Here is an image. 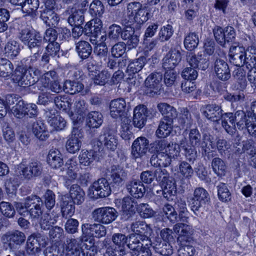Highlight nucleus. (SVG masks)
I'll return each mask as SVG.
<instances>
[{"mask_svg": "<svg viewBox=\"0 0 256 256\" xmlns=\"http://www.w3.org/2000/svg\"><path fill=\"white\" fill-rule=\"evenodd\" d=\"M17 212L22 216L29 214L32 221H37L43 214V202L38 196L32 195L24 199V202H14Z\"/></svg>", "mask_w": 256, "mask_h": 256, "instance_id": "obj_1", "label": "nucleus"}, {"mask_svg": "<svg viewBox=\"0 0 256 256\" xmlns=\"http://www.w3.org/2000/svg\"><path fill=\"white\" fill-rule=\"evenodd\" d=\"M202 136L198 130L193 128L190 130L188 134V142L186 138L180 142L181 148L184 152V155L189 162H192L196 160L197 151L196 147L200 146Z\"/></svg>", "mask_w": 256, "mask_h": 256, "instance_id": "obj_2", "label": "nucleus"}, {"mask_svg": "<svg viewBox=\"0 0 256 256\" xmlns=\"http://www.w3.org/2000/svg\"><path fill=\"white\" fill-rule=\"evenodd\" d=\"M130 229L134 232L130 235V240H136L139 238L142 242H146V246H152V242L149 238L152 232L151 228L143 221L138 220L133 222L130 226Z\"/></svg>", "mask_w": 256, "mask_h": 256, "instance_id": "obj_3", "label": "nucleus"}, {"mask_svg": "<svg viewBox=\"0 0 256 256\" xmlns=\"http://www.w3.org/2000/svg\"><path fill=\"white\" fill-rule=\"evenodd\" d=\"M210 203V196L208 192L202 188H198L195 189L194 196L190 199V204L191 210L196 216L200 212L206 209Z\"/></svg>", "mask_w": 256, "mask_h": 256, "instance_id": "obj_4", "label": "nucleus"}, {"mask_svg": "<svg viewBox=\"0 0 256 256\" xmlns=\"http://www.w3.org/2000/svg\"><path fill=\"white\" fill-rule=\"evenodd\" d=\"M154 176L162 188L163 196L167 200H169L170 197L176 194V188L174 183L170 180L168 173L165 169L158 168L156 170Z\"/></svg>", "mask_w": 256, "mask_h": 256, "instance_id": "obj_5", "label": "nucleus"}, {"mask_svg": "<svg viewBox=\"0 0 256 256\" xmlns=\"http://www.w3.org/2000/svg\"><path fill=\"white\" fill-rule=\"evenodd\" d=\"M42 171V164L38 161H32L27 165L23 162L20 164L18 166L16 172L21 179L30 180L40 176Z\"/></svg>", "mask_w": 256, "mask_h": 256, "instance_id": "obj_6", "label": "nucleus"}, {"mask_svg": "<svg viewBox=\"0 0 256 256\" xmlns=\"http://www.w3.org/2000/svg\"><path fill=\"white\" fill-rule=\"evenodd\" d=\"M118 144V140L114 135L109 129L103 128L100 134L97 141V148L98 150L106 149L114 152Z\"/></svg>", "mask_w": 256, "mask_h": 256, "instance_id": "obj_7", "label": "nucleus"}, {"mask_svg": "<svg viewBox=\"0 0 256 256\" xmlns=\"http://www.w3.org/2000/svg\"><path fill=\"white\" fill-rule=\"evenodd\" d=\"M127 10L130 16H133L132 21L138 24H142L149 18L150 14L146 8L138 2L129 3L127 6Z\"/></svg>", "mask_w": 256, "mask_h": 256, "instance_id": "obj_8", "label": "nucleus"}, {"mask_svg": "<svg viewBox=\"0 0 256 256\" xmlns=\"http://www.w3.org/2000/svg\"><path fill=\"white\" fill-rule=\"evenodd\" d=\"M111 193V188L108 180L100 178L95 181L90 188L88 195L92 198L98 199L108 196Z\"/></svg>", "mask_w": 256, "mask_h": 256, "instance_id": "obj_9", "label": "nucleus"}, {"mask_svg": "<svg viewBox=\"0 0 256 256\" xmlns=\"http://www.w3.org/2000/svg\"><path fill=\"white\" fill-rule=\"evenodd\" d=\"M24 66H16L14 71L13 80L19 86L26 88L35 84L36 80L32 76L30 70H26Z\"/></svg>", "mask_w": 256, "mask_h": 256, "instance_id": "obj_10", "label": "nucleus"}, {"mask_svg": "<svg viewBox=\"0 0 256 256\" xmlns=\"http://www.w3.org/2000/svg\"><path fill=\"white\" fill-rule=\"evenodd\" d=\"M118 212L112 207H102L94 210L92 216L94 221L104 224L113 222L118 216Z\"/></svg>", "mask_w": 256, "mask_h": 256, "instance_id": "obj_11", "label": "nucleus"}, {"mask_svg": "<svg viewBox=\"0 0 256 256\" xmlns=\"http://www.w3.org/2000/svg\"><path fill=\"white\" fill-rule=\"evenodd\" d=\"M108 176L112 184L120 186L126 180L128 173L124 167L120 165H112L108 170Z\"/></svg>", "mask_w": 256, "mask_h": 256, "instance_id": "obj_12", "label": "nucleus"}, {"mask_svg": "<svg viewBox=\"0 0 256 256\" xmlns=\"http://www.w3.org/2000/svg\"><path fill=\"white\" fill-rule=\"evenodd\" d=\"M154 146L156 151H163L173 158L179 154L181 148L180 144L178 145L173 142H168L166 140L156 141Z\"/></svg>", "mask_w": 256, "mask_h": 256, "instance_id": "obj_13", "label": "nucleus"}, {"mask_svg": "<svg viewBox=\"0 0 256 256\" xmlns=\"http://www.w3.org/2000/svg\"><path fill=\"white\" fill-rule=\"evenodd\" d=\"M149 149V140L144 136L138 137L132 146L131 154L134 158H141L146 154Z\"/></svg>", "mask_w": 256, "mask_h": 256, "instance_id": "obj_14", "label": "nucleus"}, {"mask_svg": "<svg viewBox=\"0 0 256 256\" xmlns=\"http://www.w3.org/2000/svg\"><path fill=\"white\" fill-rule=\"evenodd\" d=\"M108 48L106 43H100L95 48L94 52L95 56L94 60L96 62L104 64H120L119 60L116 62L112 60L108 56Z\"/></svg>", "mask_w": 256, "mask_h": 256, "instance_id": "obj_15", "label": "nucleus"}, {"mask_svg": "<svg viewBox=\"0 0 256 256\" xmlns=\"http://www.w3.org/2000/svg\"><path fill=\"white\" fill-rule=\"evenodd\" d=\"M82 137L80 130L78 128H74L66 144V149L69 152L74 154L80 150L82 146Z\"/></svg>", "mask_w": 256, "mask_h": 256, "instance_id": "obj_16", "label": "nucleus"}, {"mask_svg": "<svg viewBox=\"0 0 256 256\" xmlns=\"http://www.w3.org/2000/svg\"><path fill=\"white\" fill-rule=\"evenodd\" d=\"M150 246H146V242H140L138 239L129 242L127 245L132 256H151Z\"/></svg>", "mask_w": 256, "mask_h": 256, "instance_id": "obj_17", "label": "nucleus"}, {"mask_svg": "<svg viewBox=\"0 0 256 256\" xmlns=\"http://www.w3.org/2000/svg\"><path fill=\"white\" fill-rule=\"evenodd\" d=\"M162 78L161 72H153L150 74L144 82L145 92L147 94L152 95L160 88V82Z\"/></svg>", "mask_w": 256, "mask_h": 256, "instance_id": "obj_18", "label": "nucleus"}, {"mask_svg": "<svg viewBox=\"0 0 256 256\" xmlns=\"http://www.w3.org/2000/svg\"><path fill=\"white\" fill-rule=\"evenodd\" d=\"M82 236L85 237L100 238L104 236L106 234L105 226L100 224H84L82 226Z\"/></svg>", "mask_w": 256, "mask_h": 256, "instance_id": "obj_19", "label": "nucleus"}, {"mask_svg": "<svg viewBox=\"0 0 256 256\" xmlns=\"http://www.w3.org/2000/svg\"><path fill=\"white\" fill-rule=\"evenodd\" d=\"M173 230L178 234V241L180 244H184V242L189 243L192 234V228L190 226L186 223H178L174 226Z\"/></svg>", "mask_w": 256, "mask_h": 256, "instance_id": "obj_20", "label": "nucleus"}, {"mask_svg": "<svg viewBox=\"0 0 256 256\" xmlns=\"http://www.w3.org/2000/svg\"><path fill=\"white\" fill-rule=\"evenodd\" d=\"M148 110L146 106L144 104L136 106L134 110L133 124L135 127L141 128H143L148 116Z\"/></svg>", "mask_w": 256, "mask_h": 256, "instance_id": "obj_21", "label": "nucleus"}, {"mask_svg": "<svg viewBox=\"0 0 256 256\" xmlns=\"http://www.w3.org/2000/svg\"><path fill=\"white\" fill-rule=\"evenodd\" d=\"M44 240V236L40 234L30 236L26 242V250L27 252L32 255L40 252V246L44 245V242L42 243V242Z\"/></svg>", "mask_w": 256, "mask_h": 256, "instance_id": "obj_22", "label": "nucleus"}, {"mask_svg": "<svg viewBox=\"0 0 256 256\" xmlns=\"http://www.w3.org/2000/svg\"><path fill=\"white\" fill-rule=\"evenodd\" d=\"M60 50V45L58 42H49L46 47L47 53L42 57V62L44 63H54L59 56L58 54Z\"/></svg>", "mask_w": 256, "mask_h": 256, "instance_id": "obj_23", "label": "nucleus"}, {"mask_svg": "<svg viewBox=\"0 0 256 256\" xmlns=\"http://www.w3.org/2000/svg\"><path fill=\"white\" fill-rule=\"evenodd\" d=\"M204 116L213 122L219 120L222 117L221 107L216 104L206 105L202 108Z\"/></svg>", "mask_w": 256, "mask_h": 256, "instance_id": "obj_24", "label": "nucleus"}, {"mask_svg": "<svg viewBox=\"0 0 256 256\" xmlns=\"http://www.w3.org/2000/svg\"><path fill=\"white\" fill-rule=\"evenodd\" d=\"M136 203L130 197L124 198L122 202V218L124 220H130L135 214Z\"/></svg>", "mask_w": 256, "mask_h": 256, "instance_id": "obj_25", "label": "nucleus"}, {"mask_svg": "<svg viewBox=\"0 0 256 256\" xmlns=\"http://www.w3.org/2000/svg\"><path fill=\"white\" fill-rule=\"evenodd\" d=\"M126 102L122 98L111 101L110 105V114L114 118H118L124 115Z\"/></svg>", "mask_w": 256, "mask_h": 256, "instance_id": "obj_26", "label": "nucleus"}, {"mask_svg": "<svg viewBox=\"0 0 256 256\" xmlns=\"http://www.w3.org/2000/svg\"><path fill=\"white\" fill-rule=\"evenodd\" d=\"M172 158L168 153L163 151H156V154L152 156L150 162L155 167H166L171 164Z\"/></svg>", "mask_w": 256, "mask_h": 256, "instance_id": "obj_27", "label": "nucleus"}, {"mask_svg": "<svg viewBox=\"0 0 256 256\" xmlns=\"http://www.w3.org/2000/svg\"><path fill=\"white\" fill-rule=\"evenodd\" d=\"M126 190L133 197L139 198H142L146 192V188L141 182L138 180L129 181L126 185Z\"/></svg>", "mask_w": 256, "mask_h": 256, "instance_id": "obj_28", "label": "nucleus"}, {"mask_svg": "<svg viewBox=\"0 0 256 256\" xmlns=\"http://www.w3.org/2000/svg\"><path fill=\"white\" fill-rule=\"evenodd\" d=\"M4 238L11 248L14 246L15 244L20 245L26 240L24 234L18 230L8 232L4 235Z\"/></svg>", "mask_w": 256, "mask_h": 256, "instance_id": "obj_29", "label": "nucleus"}, {"mask_svg": "<svg viewBox=\"0 0 256 256\" xmlns=\"http://www.w3.org/2000/svg\"><path fill=\"white\" fill-rule=\"evenodd\" d=\"M32 130L34 136L40 140H46L49 136L48 132L42 120H37L34 122Z\"/></svg>", "mask_w": 256, "mask_h": 256, "instance_id": "obj_30", "label": "nucleus"}, {"mask_svg": "<svg viewBox=\"0 0 256 256\" xmlns=\"http://www.w3.org/2000/svg\"><path fill=\"white\" fill-rule=\"evenodd\" d=\"M157 108L163 116L162 119L174 121V120L178 116L176 109L167 103H160L158 104Z\"/></svg>", "mask_w": 256, "mask_h": 256, "instance_id": "obj_31", "label": "nucleus"}, {"mask_svg": "<svg viewBox=\"0 0 256 256\" xmlns=\"http://www.w3.org/2000/svg\"><path fill=\"white\" fill-rule=\"evenodd\" d=\"M48 162L53 168H58L64 164L62 154L56 148H52L48 156Z\"/></svg>", "mask_w": 256, "mask_h": 256, "instance_id": "obj_32", "label": "nucleus"}, {"mask_svg": "<svg viewBox=\"0 0 256 256\" xmlns=\"http://www.w3.org/2000/svg\"><path fill=\"white\" fill-rule=\"evenodd\" d=\"M174 121L162 118L158 127L156 131V134L159 138H166L171 133L173 128Z\"/></svg>", "mask_w": 256, "mask_h": 256, "instance_id": "obj_33", "label": "nucleus"}, {"mask_svg": "<svg viewBox=\"0 0 256 256\" xmlns=\"http://www.w3.org/2000/svg\"><path fill=\"white\" fill-rule=\"evenodd\" d=\"M80 242L77 239L68 238L65 256H80L81 252Z\"/></svg>", "mask_w": 256, "mask_h": 256, "instance_id": "obj_34", "label": "nucleus"}, {"mask_svg": "<svg viewBox=\"0 0 256 256\" xmlns=\"http://www.w3.org/2000/svg\"><path fill=\"white\" fill-rule=\"evenodd\" d=\"M245 48L240 46L238 44L234 43L232 44L230 48V63L242 62V59L244 58V52Z\"/></svg>", "mask_w": 256, "mask_h": 256, "instance_id": "obj_35", "label": "nucleus"}, {"mask_svg": "<svg viewBox=\"0 0 256 256\" xmlns=\"http://www.w3.org/2000/svg\"><path fill=\"white\" fill-rule=\"evenodd\" d=\"M40 18L48 26H54L58 24L60 18L54 10H42Z\"/></svg>", "mask_w": 256, "mask_h": 256, "instance_id": "obj_36", "label": "nucleus"}, {"mask_svg": "<svg viewBox=\"0 0 256 256\" xmlns=\"http://www.w3.org/2000/svg\"><path fill=\"white\" fill-rule=\"evenodd\" d=\"M70 194L74 204H82L84 200L85 193L80 186L76 184L71 186L70 189Z\"/></svg>", "mask_w": 256, "mask_h": 256, "instance_id": "obj_37", "label": "nucleus"}, {"mask_svg": "<svg viewBox=\"0 0 256 256\" xmlns=\"http://www.w3.org/2000/svg\"><path fill=\"white\" fill-rule=\"evenodd\" d=\"M248 118L244 111L238 110L234 114V116H231V120H230L232 122H234L235 128L236 126L238 129L242 130L248 124Z\"/></svg>", "mask_w": 256, "mask_h": 256, "instance_id": "obj_38", "label": "nucleus"}, {"mask_svg": "<svg viewBox=\"0 0 256 256\" xmlns=\"http://www.w3.org/2000/svg\"><path fill=\"white\" fill-rule=\"evenodd\" d=\"M103 122L102 114L96 111L91 112L87 116V125L92 128H98Z\"/></svg>", "mask_w": 256, "mask_h": 256, "instance_id": "obj_39", "label": "nucleus"}, {"mask_svg": "<svg viewBox=\"0 0 256 256\" xmlns=\"http://www.w3.org/2000/svg\"><path fill=\"white\" fill-rule=\"evenodd\" d=\"M72 14L68 19V22L71 26H82L84 21V17L82 10L72 8Z\"/></svg>", "mask_w": 256, "mask_h": 256, "instance_id": "obj_40", "label": "nucleus"}, {"mask_svg": "<svg viewBox=\"0 0 256 256\" xmlns=\"http://www.w3.org/2000/svg\"><path fill=\"white\" fill-rule=\"evenodd\" d=\"M54 102L58 108L64 111L70 116L73 115V112L70 108L72 102L70 99L65 97L56 96L54 99Z\"/></svg>", "mask_w": 256, "mask_h": 256, "instance_id": "obj_41", "label": "nucleus"}, {"mask_svg": "<svg viewBox=\"0 0 256 256\" xmlns=\"http://www.w3.org/2000/svg\"><path fill=\"white\" fill-rule=\"evenodd\" d=\"M234 116V113L228 112L225 113L222 115V125L227 133L231 136L236 134V130L235 128L234 122H232L230 120H231V118Z\"/></svg>", "mask_w": 256, "mask_h": 256, "instance_id": "obj_42", "label": "nucleus"}, {"mask_svg": "<svg viewBox=\"0 0 256 256\" xmlns=\"http://www.w3.org/2000/svg\"><path fill=\"white\" fill-rule=\"evenodd\" d=\"M74 203L66 197L62 198L60 204L61 212L63 217L72 216L75 212Z\"/></svg>", "mask_w": 256, "mask_h": 256, "instance_id": "obj_43", "label": "nucleus"}, {"mask_svg": "<svg viewBox=\"0 0 256 256\" xmlns=\"http://www.w3.org/2000/svg\"><path fill=\"white\" fill-rule=\"evenodd\" d=\"M89 13L94 18H100L104 12V7L99 0H94L90 5Z\"/></svg>", "mask_w": 256, "mask_h": 256, "instance_id": "obj_44", "label": "nucleus"}, {"mask_svg": "<svg viewBox=\"0 0 256 256\" xmlns=\"http://www.w3.org/2000/svg\"><path fill=\"white\" fill-rule=\"evenodd\" d=\"M76 50L81 58L86 59L91 54L92 48L88 42L82 40L76 44Z\"/></svg>", "mask_w": 256, "mask_h": 256, "instance_id": "obj_45", "label": "nucleus"}, {"mask_svg": "<svg viewBox=\"0 0 256 256\" xmlns=\"http://www.w3.org/2000/svg\"><path fill=\"white\" fill-rule=\"evenodd\" d=\"M96 149L97 148H95L94 150L82 151L78 157L80 162L85 166H89L94 162L96 156Z\"/></svg>", "mask_w": 256, "mask_h": 256, "instance_id": "obj_46", "label": "nucleus"}, {"mask_svg": "<svg viewBox=\"0 0 256 256\" xmlns=\"http://www.w3.org/2000/svg\"><path fill=\"white\" fill-rule=\"evenodd\" d=\"M202 140L200 146L204 150L203 154L207 155L208 158H210V157L213 156V154H210V153L212 152L208 151L214 148V144L212 141L210 135L208 134H204L202 136Z\"/></svg>", "mask_w": 256, "mask_h": 256, "instance_id": "obj_47", "label": "nucleus"}, {"mask_svg": "<svg viewBox=\"0 0 256 256\" xmlns=\"http://www.w3.org/2000/svg\"><path fill=\"white\" fill-rule=\"evenodd\" d=\"M35 37L34 36L32 40L28 42L27 45L28 48L30 50L34 49V52L38 51V52H42L44 46H42L43 39L42 36H40L39 32H34Z\"/></svg>", "mask_w": 256, "mask_h": 256, "instance_id": "obj_48", "label": "nucleus"}, {"mask_svg": "<svg viewBox=\"0 0 256 256\" xmlns=\"http://www.w3.org/2000/svg\"><path fill=\"white\" fill-rule=\"evenodd\" d=\"M199 42L198 35L195 32H190L186 36L184 40V46L188 50L195 49Z\"/></svg>", "mask_w": 256, "mask_h": 256, "instance_id": "obj_49", "label": "nucleus"}, {"mask_svg": "<svg viewBox=\"0 0 256 256\" xmlns=\"http://www.w3.org/2000/svg\"><path fill=\"white\" fill-rule=\"evenodd\" d=\"M83 88L84 85L82 83L68 80H66L64 85V90L66 92L71 94L78 92L82 90Z\"/></svg>", "mask_w": 256, "mask_h": 256, "instance_id": "obj_50", "label": "nucleus"}, {"mask_svg": "<svg viewBox=\"0 0 256 256\" xmlns=\"http://www.w3.org/2000/svg\"><path fill=\"white\" fill-rule=\"evenodd\" d=\"M40 216L39 224L41 229L43 230H49L57 221L56 216L52 218L48 213H45Z\"/></svg>", "mask_w": 256, "mask_h": 256, "instance_id": "obj_51", "label": "nucleus"}, {"mask_svg": "<svg viewBox=\"0 0 256 256\" xmlns=\"http://www.w3.org/2000/svg\"><path fill=\"white\" fill-rule=\"evenodd\" d=\"M212 166L214 172L218 176H224L226 166L221 158H214L212 162Z\"/></svg>", "mask_w": 256, "mask_h": 256, "instance_id": "obj_52", "label": "nucleus"}, {"mask_svg": "<svg viewBox=\"0 0 256 256\" xmlns=\"http://www.w3.org/2000/svg\"><path fill=\"white\" fill-rule=\"evenodd\" d=\"M20 50L18 42L14 40L8 42L4 47L5 54L10 58L16 56Z\"/></svg>", "mask_w": 256, "mask_h": 256, "instance_id": "obj_53", "label": "nucleus"}, {"mask_svg": "<svg viewBox=\"0 0 256 256\" xmlns=\"http://www.w3.org/2000/svg\"><path fill=\"white\" fill-rule=\"evenodd\" d=\"M215 72L218 78L222 80H226L230 78L228 65H216Z\"/></svg>", "mask_w": 256, "mask_h": 256, "instance_id": "obj_54", "label": "nucleus"}, {"mask_svg": "<svg viewBox=\"0 0 256 256\" xmlns=\"http://www.w3.org/2000/svg\"><path fill=\"white\" fill-rule=\"evenodd\" d=\"M66 174L71 179L74 180L77 178L78 166L76 160L69 159L66 162Z\"/></svg>", "mask_w": 256, "mask_h": 256, "instance_id": "obj_55", "label": "nucleus"}, {"mask_svg": "<svg viewBox=\"0 0 256 256\" xmlns=\"http://www.w3.org/2000/svg\"><path fill=\"white\" fill-rule=\"evenodd\" d=\"M58 76L56 72L50 70L44 73L42 76L40 82L45 88L49 87V86L58 79Z\"/></svg>", "mask_w": 256, "mask_h": 256, "instance_id": "obj_56", "label": "nucleus"}, {"mask_svg": "<svg viewBox=\"0 0 256 256\" xmlns=\"http://www.w3.org/2000/svg\"><path fill=\"white\" fill-rule=\"evenodd\" d=\"M140 216L144 218L152 217L155 214V212L147 204L141 203L136 208Z\"/></svg>", "mask_w": 256, "mask_h": 256, "instance_id": "obj_57", "label": "nucleus"}, {"mask_svg": "<svg viewBox=\"0 0 256 256\" xmlns=\"http://www.w3.org/2000/svg\"><path fill=\"white\" fill-rule=\"evenodd\" d=\"M218 198L222 202H228L231 198L230 193L224 183H220L218 186Z\"/></svg>", "mask_w": 256, "mask_h": 256, "instance_id": "obj_58", "label": "nucleus"}, {"mask_svg": "<svg viewBox=\"0 0 256 256\" xmlns=\"http://www.w3.org/2000/svg\"><path fill=\"white\" fill-rule=\"evenodd\" d=\"M186 60L188 64H205L208 61L206 56L200 54L196 56L192 52H189L186 54Z\"/></svg>", "mask_w": 256, "mask_h": 256, "instance_id": "obj_59", "label": "nucleus"}, {"mask_svg": "<svg viewBox=\"0 0 256 256\" xmlns=\"http://www.w3.org/2000/svg\"><path fill=\"white\" fill-rule=\"evenodd\" d=\"M48 124L53 130H60L66 126V122L62 116H54L53 119H49Z\"/></svg>", "mask_w": 256, "mask_h": 256, "instance_id": "obj_60", "label": "nucleus"}, {"mask_svg": "<svg viewBox=\"0 0 256 256\" xmlns=\"http://www.w3.org/2000/svg\"><path fill=\"white\" fill-rule=\"evenodd\" d=\"M180 60L181 56L178 52L170 51L164 58L162 64H178Z\"/></svg>", "mask_w": 256, "mask_h": 256, "instance_id": "obj_61", "label": "nucleus"}, {"mask_svg": "<svg viewBox=\"0 0 256 256\" xmlns=\"http://www.w3.org/2000/svg\"><path fill=\"white\" fill-rule=\"evenodd\" d=\"M178 74L174 70H167L164 75V82L167 86H175L177 83Z\"/></svg>", "mask_w": 256, "mask_h": 256, "instance_id": "obj_62", "label": "nucleus"}, {"mask_svg": "<svg viewBox=\"0 0 256 256\" xmlns=\"http://www.w3.org/2000/svg\"><path fill=\"white\" fill-rule=\"evenodd\" d=\"M163 212L171 222H176L178 218V214L174 208L170 204H166L163 208Z\"/></svg>", "mask_w": 256, "mask_h": 256, "instance_id": "obj_63", "label": "nucleus"}, {"mask_svg": "<svg viewBox=\"0 0 256 256\" xmlns=\"http://www.w3.org/2000/svg\"><path fill=\"white\" fill-rule=\"evenodd\" d=\"M248 38L250 41V45L248 46L246 52L247 56H250V54H252V56L250 58L248 57L246 60H247L248 63H254V64H256V44L252 42L250 36Z\"/></svg>", "mask_w": 256, "mask_h": 256, "instance_id": "obj_64", "label": "nucleus"}]
</instances>
